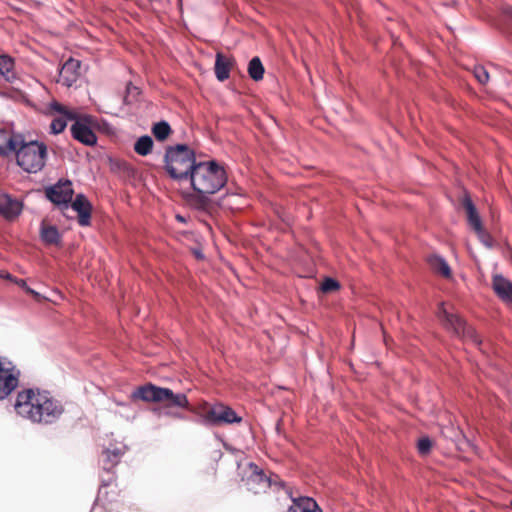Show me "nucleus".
Masks as SVG:
<instances>
[{"mask_svg":"<svg viewBox=\"0 0 512 512\" xmlns=\"http://www.w3.org/2000/svg\"><path fill=\"white\" fill-rule=\"evenodd\" d=\"M14 409L20 417L45 425L57 421L64 412L61 402L49 392L32 388L18 392Z\"/></svg>","mask_w":512,"mask_h":512,"instance_id":"f257e3e1","label":"nucleus"},{"mask_svg":"<svg viewBox=\"0 0 512 512\" xmlns=\"http://www.w3.org/2000/svg\"><path fill=\"white\" fill-rule=\"evenodd\" d=\"M195 194L190 196V203L203 209L209 203V196L218 192L227 182L225 169L216 161L198 162L190 178Z\"/></svg>","mask_w":512,"mask_h":512,"instance_id":"f03ea898","label":"nucleus"},{"mask_svg":"<svg viewBox=\"0 0 512 512\" xmlns=\"http://www.w3.org/2000/svg\"><path fill=\"white\" fill-rule=\"evenodd\" d=\"M132 397L145 402H168L165 409L154 408L153 412L158 416H169L174 418H182V416L174 412L171 408L177 407L186 409L189 407V401L184 393H174L169 388H162L153 384H147L136 389Z\"/></svg>","mask_w":512,"mask_h":512,"instance_id":"7ed1b4c3","label":"nucleus"},{"mask_svg":"<svg viewBox=\"0 0 512 512\" xmlns=\"http://www.w3.org/2000/svg\"><path fill=\"white\" fill-rule=\"evenodd\" d=\"M197 164L194 152L185 144L169 147L165 153V168L173 179H190Z\"/></svg>","mask_w":512,"mask_h":512,"instance_id":"20e7f679","label":"nucleus"},{"mask_svg":"<svg viewBox=\"0 0 512 512\" xmlns=\"http://www.w3.org/2000/svg\"><path fill=\"white\" fill-rule=\"evenodd\" d=\"M17 164L28 173H37L45 166L47 158V147L38 141L23 142L17 147Z\"/></svg>","mask_w":512,"mask_h":512,"instance_id":"39448f33","label":"nucleus"},{"mask_svg":"<svg viewBox=\"0 0 512 512\" xmlns=\"http://www.w3.org/2000/svg\"><path fill=\"white\" fill-rule=\"evenodd\" d=\"M438 317L443 326L453 332L456 336L470 340L473 344L481 347L482 340L475 329L469 326L460 316L449 313L441 304Z\"/></svg>","mask_w":512,"mask_h":512,"instance_id":"423d86ee","label":"nucleus"},{"mask_svg":"<svg viewBox=\"0 0 512 512\" xmlns=\"http://www.w3.org/2000/svg\"><path fill=\"white\" fill-rule=\"evenodd\" d=\"M242 417L229 406L223 403H216L209 407L202 416V423L209 426H217L222 424L240 423Z\"/></svg>","mask_w":512,"mask_h":512,"instance_id":"0eeeda50","label":"nucleus"},{"mask_svg":"<svg viewBox=\"0 0 512 512\" xmlns=\"http://www.w3.org/2000/svg\"><path fill=\"white\" fill-rule=\"evenodd\" d=\"M20 371L4 357H0V400L6 399L19 384Z\"/></svg>","mask_w":512,"mask_h":512,"instance_id":"6e6552de","label":"nucleus"},{"mask_svg":"<svg viewBox=\"0 0 512 512\" xmlns=\"http://www.w3.org/2000/svg\"><path fill=\"white\" fill-rule=\"evenodd\" d=\"M72 183L69 180H59L45 190L46 197L58 206L69 207L73 197Z\"/></svg>","mask_w":512,"mask_h":512,"instance_id":"1a4fd4ad","label":"nucleus"},{"mask_svg":"<svg viewBox=\"0 0 512 512\" xmlns=\"http://www.w3.org/2000/svg\"><path fill=\"white\" fill-rule=\"evenodd\" d=\"M250 469L251 473L245 481L247 489L254 494L265 492L271 486L270 478L253 463L250 464Z\"/></svg>","mask_w":512,"mask_h":512,"instance_id":"9d476101","label":"nucleus"},{"mask_svg":"<svg viewBox=\"0 0 512 512\" xmlns=\"http://www.w3.org/2000/svg\"><path fill=\"white\" fill-rule=\"evenodd\" d=\"M81 63L79 60L70 58L59 71L58 82L64 86L71 87L79 78Z\"/></svg>","mask_w":512,"mask_h":512,"instance_id":"9b49d317","label":"nucleus"},{"mask_svg":"<svg viewBox=\"0 0 512 512\" xmlns=\"http://www.w3.org/2000/svg\"><path fill=\"white\" fill-rule=\"evenodd\" d=\"M51 109L60 114V116L54 118L51 122L50 129L53 134L63 132L67 126L68 120L76 118V113L69 111L65 106L58 102L51 103Z\"/></svg>","mask_w":512,"mask_h":512,"instance_id":"f8f14e48","label":"nucleus"},{"mask_svg":"<svg viewBox=\"0 0 512 512\" xmlns=\"http://www.w3.org/2000/svg\"><path fill=\"white\" fill-rule=\"evenodd\" d=\"M23 209V204L20 200L12 198L10 195L0 194V215L7 220L17 218Z\"/></svg>","mask_w":512,"mask_h":512,"instance_id":"ddd939ff","label":"nucleus"},{"mask_svg":"<svg viewBox=\"0 0 512 512\" xmlns=\"http://www.w3.org/2000/svg\"><path fill=\"white\" fill-rule=\"evenodd\" d=\"M71 207L78 214V223L81 226H88L90 224L92 211L88 199L83 194H78L72 201Z\"/></svg>","mask_w":512,"mask_h":512,"instance_id":"4468645a","label":"nucleus"},{"mask_svg":"<svg viewBox=\"0 0 512 512\" xmlns=\"http://www.w3.org/2000/svg\"><path fill=\"white\" fill-rule=\"evenodd\" d=\"M492 287L498 297L509 304H512V282L502 275H494Z\"/></svg>","mask_w":512,"mask_h":512,"instance_id":"2eb2a0df","label":"nucleus"},{"mask_svg":"<svg viewBox=\"0 0 512 512\" xmlns=\"http://www.w3.org/2000/svg\"><path fill=\"white\" fill-rule=\"evenodd\" d=\"M71 133L74 139L85 145L92 146L97 142L95 133L82 122L76 121L71 127Z\"/></svg>","mask_w":512,"mask_h":512,"instance_id":"dca6fc26","label":"nucleus"},{"mask_svg":"<svg viewBox=\"0 0 512 512\" xmlns=\"http://www.w3.org/2000/svg\"><path fill=\"white\" fill-rule=\"evenodd\" d=\"M292 504L287 512H323L317 502L307 496L292 497Z\"/></svg>","mask_w":512,"mask_h":512,"instance_id":"f3484780","label":"nucleus"},{"mask_svg":"<svg viewBox=\"0 0 512 512\" xmlns=\"http://www.w3.org/2000/svg\"><path fill=\"white\" fill-rule=\"evenodd\" d=\"M462 206L464 207V209L466 210L467 212V221H468V224L469 226L474 230V231H479L481 230V227L483 226L482 225V221H481V218H480V215L476 209V206L475 204L473 203L471 197L469 195H465L462 199Z\"/></svg>","mask_w":512,"mask_h":512,"instance_id":"a211bd4d","label":"nucleus"},{"mask_svg":"<svg viewBox=\"0 0 512 512\" xmlns=\"http://www.w3.org/2000/svg\"><path fill=\"white\" fill-rule=\"evenodd\" d=\"M234 63L233 58L225 57L222 53L218 52L215 57V75L216 78L223 82L230 76V69Z\"/></svg>","mask_w":512,"mask_h":512,"instance_id":"6ab92c4d","label":"nucleus"},{"mask_svg":"<svg viewBox=\"0 0 512 512\" xmlns=\"http://www.w3.org/2000/svg\"><path fill=\"white\" fill-rule=\"evenodd\" d=\"M20 137H14L5 130H0V155L15 152L20 145Z\"/></svg>","mask_w":512,"mask_h":512,"instance_id":"aec40b11","label":"nucleus"},{"mask_svg":"<svg viewBox=\"0 0 512 512\" xmlns=\"http://www.w3.org/2000/svg\"><path fill=\"white\" fill-rule=\"evenodd\" d=\"M124 454L123 446H115L113 448H107L103 451V469L109 471L113 468L119 461L122 455Z\"/></svg>","mask_w":512,"mask_h":512,"instance_id":"412c9836","label":"nucleus"},{"mask_svg":"<svg viewBox=\"0 0 512 512\" xmlns=\"http://www.w3.org/2000/svg\"><path fill=\"white\" fill-rule=\"evenodd\" d=\"M498 27L505 34L512 37V6L503 4L500 8Z\"/></svg>","mask_w":512,"mask_h":512,"instance_id":"4be33fe9","label":"nucleus"},{"mask_svg":"<svg viewBox=\"0 0 512 512\" xmlns=\"http://www.w3.org/2000/svg\"><path fill=\"white\" fill-rule=\"evenodd\" d=\"M0 77L10 83L16 79L14 61L6 55L0 56Z\"/></svg>","mask_w":512,"mask_h":512,"instance_id":"5701e85b","label":"nucleus"},{"mask_svg":"<svg viewBox=\"0 0 512 512\" xmlns=\"http://www.w3.org/2000/svg\"><path fill=\"white\" fill-rule=\"evenodd\" d=\"M40 236L45 244L52 245L60 242V233L55 226L41 225Z\"/></svg>","mask_w":512,"mask_h":512,"instance_id":"b1692460","label":"nucleus"},{"mask_svg":"<svg viewBox=\"0 0 512 512\" xmlns=\"http://www.w3.org/2000/svg\"><path fill=\"white\" fill-rule=\"evenodd\" d=\"M428 263L434 271L442 274L445 277H450L451 269L443 257L438 255L430 256L428 258Z\"/></svg>","mask_w":512,"mask_h":512,"instance_id":"393cba45","label":"nucleus"},{"mask_svg":"<svg viewBox=\"0 0 512 512\" xmlns=\"http://www.w3.org/2000/svg\"><path fill=\"white\" fill-rule=\"evenodd\" d=\"M152 148L153 140L148 135H144L138 138L134 145L135 152L141 156L148 155L152 151Z\"/></svg>","mask_w":512,"mask_h":512,"instance_id":"a878e982","label":"nucleus"},{"mask_svg":"<svg viewBox=\"0 0 512 512\" xmlns=\"http://www.w3.org/2000/svg\"><path fill=\"white\" fill-rule=\"evenodd\" d=\"M248 74L254 81L263 79L264 67L258 57H254L250 60L248 65Z\"/></svg>","mask_w":512,"mask_h":512,"instance_id":"bb28decb","label":"nucleus"},{"mask_svg":"<svg viewBox=\"0 0 512 512\" xmlns=\"http://www.w3.org/2000/svg\"><path fill=\"white\" fill-rule=\"evenodd\" d=\"M170 132V125L166 121H160L152 128V133L158 141H164L169 136Z\"/></svg>","mask_w":512,"mask_h":512,"instance_id":"cd10ccee","label":"nucleus"},{"mask_svg":"<svg viewBox=\"0 0 512 512\" xmlns=\"http://www.w3.org/2000/svg\"><path fill=\"white\" fill-rule=\"evenodd\" d=\"M432 447V441L428 436L420 438L417 442V449L419 454L427 455Z\"/></svg>","mask_w":512,"mask_h":512,"instance_id":"c85d7f7f","label":"nucleus"},{"mask_svg":"<svg viewBox=\"0 0 512 512\" xmlns=\"http://www.w3.org/2000/svg\"><path fill=\"white\" fill-rule=\"evenodd\" d=\"M473 74L481 84H486L489 81V73L484 66L478 65L474 67Z\"/></svg>","mask_w":512,"mask_h":512,"instance_id":"c756f323","label":"nucleus"},{"mask_svg":"<svg viewBox=\"0 0 512 512\" xmlns=\"http://www.w3.org/2000/svg\"><path fill=\"white\" fill-rule=\"evenodd\" d=\"M479 240L481 241V243L486 246L487 248H492L493 247V239L491 237V235L486 232L483 228V226L481 227V230L479 231H475Z\"/></svg>","mask_w":512,"mask_h":512,"instance_id":"7c9ffc66","label":"nucleus"},{"mask_svg":"<svg viewBox=\"0 0 512 512\" xmlns=\"http://www.w3.org/2000/svg\"><path fill=\"white\" fill-rule=\"evenodd\" d=\"M321 290L324 293H329L332 291H336L339 288V283L332 279V278H326L322 284H321Z\"/></svg>","mask_w":512,"mask_h":512,"instance_id":"2f4dec72","label":"nucleus"},{"mask_svg":"<svg viewBox=\"0 0 512 512\" xmlns=\"http://www.w3.org/2000/svg\"><path fill=\"white\" fill-rule=\"evenodd\" d=\"M16 283H17L20 287L25 288L27 292H29V293H31V294H36V292H35L33 289H31V288H29V287H27V286H26V281H25V280L20 279V280H17V281H16Z\"/></svg>","mask_w":512,"mask_h":512,"instance_id":"473e14b6","label":"nucleus"},{"mask_svg":"<svg viewBox=\"0 0 512 512\" xmlns=\"http://www.w3.org/2000/svg\"><path fill=\"white\" fill-rule=\"evenodd\" d=\"M5 277H6L7 279H12V276H11L10 274H6V275H5Z\"/></svg>","mask_w":512,"mask_h":512,"instance_id":"72a5a7b5","label":"nucleus"},{"mask_svg":"<svg viewBox=\"0 0 512 512\" xmlns=\"http://www.w3.org/2000/svg\"><path fill=\"white\" fill-rule=\"evenodd\" d=\"M177 218L179 219V221H183V218L181 216H177Z\"/></svg>","mask_w":512,"mask_h":512,"instance_id":"f704fd0d","label":"nucleus"},{"mask_svg":"<svg viewBox=\"0 0 512 512\" xmlns=\"http://www.w3.org/2000/svg\"><path fill=\"white\" fill-rule=\"evenodd\" d=\"M511 506H512V499H511V502H510Z\"/></svg>","mask_w":512,"mask_h":512,"instance_id":"c9c22d12","label":"nucleus"}]
</instances>
